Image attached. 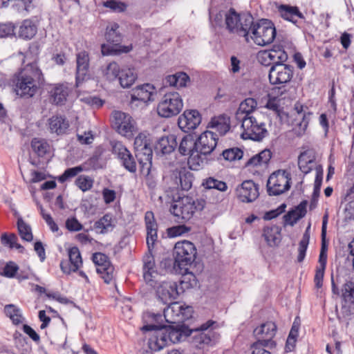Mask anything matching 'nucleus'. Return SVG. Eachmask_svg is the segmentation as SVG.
I'll use <instances>...</instances> for the list:
<instances>
[{
  "mask_svg": "<svg viewBox=\"0 0 354 354\" xmlns=\"http://www.w3.org/2000/svg\"><path fill=\"white\" fill-rule=\"evenodd\" d=\"M43 80L41 71L34 62L15 73L10 79V84L17 95L29 98L37 93Z\"/></svg>",
  "mask_w": 354,
  "mask_h": 354,
  "instance_id": "1",
  "label": "nucleus"
},
{
  "mask_svg": "<svg viewBox=\"0 0 354 354\" xmlns=\"http://www.w3.org/2000/svg\"><path fill=\"white\" fill-rule=\"evenodd\" d=\"M218 135L212 131H205L196 140V149L188 158V165L192 170L198 171L207 163V156L216 148Z\"/></svg>",
  "mask_w": 354,
  "mask_h": 354,
  "instance_id": "2",
  "label": "nucleus"
},
{
  "mask_svg": "<svg viewBox=\"0 0 354 354\" xmlns=\"http://www.w3.org/2000/svg\"><path fill=\"white\" fill-rule=\"evenodd\" d=\"M246 29L247 35L243 37L246 42L252 41L258 46H264L273 42L276 37V28L274 24L268 19H261L252 22Z\"/></svg>",
  "mask_w": 354,
  "mask_h": 354,
  "instance_id": "3",
  "label": "nucleus"
},
{
  "mask_svg": "<svg viewBox=\"0 0 354 354\" xmlns=\"http://www.w3.org/2000/svg\"><path fill=\"white\" fill-rule=\"evenodd\" d=\"M205 203L203 199L195 201L193 198L185 196L174 201L170 212L178 219L187 221L192 217L195 211L202 210Z\"/></svg>",
  "mask_w": 354,
  "mask_h": 354,
  "instance_id": "4",
  "label": "nucleus"
},
{
  "mask_svg": "<svg viewBox=\"0 0 354 354\" xmlns=\"http://www.w3.org/2000/svg\"><path fill=\"white\" fill-rule=\"evenodd\" d=\"M105 39L109 44H103L101 46V52L104 56L117 55L120 53H128L131 49L129 46L120 45L122 36L119 31L118 24L115 23L107 26Z\"/></svg>",
  "mask_w": 354,
  "mask_h": 354,
  "instance_id": "5",
  "label": "nucleus"
},
{
  "mask_svg": "<svg viewBox=\"0 0 354 354\" xmlns=\"http://www.w3.org/2000/svg\"><path fill=\"white\" fill-rule=\"evenodd\" d=\"M252 22V15L248 13H239L234 8L225 12V26L230 33L240 37L247 35L246 29Z\"/></svg>",
  "mask_w": 354,
  "mask_h": 354,
  "instance_id": "6",
  "label": "nucleus"
},
{
  "mask_svg": "<svg viewBox=\"0 0 354 354\" xmlns=\"http://www.w3.org/2000/svg\"><path fill=\"white\" fill-rule=\"evenodd\" d=\"M183 102L178 92L166 93L157 106L158 114L162 118H171L177 115L183 109Z\"/></svg>",
  "mask_w": 354,
  "mask_h": 354,
  "instance_id": "7",
  "label": "nucleus"
},
{
  "mask_svg": "<svg viewBox=\"0 0 354 354\" xmlns=\"http://www.w3.org/2000/svg\"><path fill=\"white\" fill-rule=\"evenodd\" d=\"M240 121L243 130L241 136L243 139L261 141L268 135L266 124L259 121L254 116H243V119Z\"/></svg>",
  "mask_w": 354,
  "mask_h": 354,
  "instance_id": "8",
  "label": "nucleus"
},
{
  "mask_svg": "<svg viewBox=\"0 0 354 354\" xmlns=\"http://www.w3.org/2000/svg\"><path fill=\"white\" fill-rule=\"evenodd\" d=\"M290 174L286 170L273 172L267 182V191L270 196L280 195L290 187Z\"/></svg>",
  "mask_w": 354,
  "mask_h": 354,
  "instance_id": "9",
  "label": "nucleus"
},
{
  "mask_svg": "<svg viewBox=\"0 0 354 354\" xmlns=\"http://www.w3.org/2000/svg\"><path fill=\"white\" fill-rule=\"evenodd\" d=\"M215 322L209 320L202 324L200 328L195 329L196 334L193 336V342L199 349H205L216 344L219 338V335L210 327Z\"/></svg>",
  "mask_w": 354,
  "mask_h": 354,
  "instance_id": "10",
  "label": "nucleus"
},
{
  "mask_svg": "<svg viewBox=\"0 0 354 354\" xmlns=\"http://www.w3.org/2000/svg\"><path fill=\"white\" fill-rule=\"evenodd\" d=\"M174 254L175 261L179 266H187L194 261L196 256V248L192 242L183 241L176 243Z\"/></svg>",
  "mask_w": 354,
  "mask_h": 354,
  "instance_id": "11",
  "label": "nucleus"
},
{
  "mask_svg": "<svg viewBox=\"0 0 354 354\" xmlns=\"http://www.w3.org/2000/svg\"><path fill=\"white\" fill-rule=\"evenodd\" d=\"M153 288L157 299L165 304L171 303L181 293L177 283L173 281H159Z\"/></svg>",
  "mask_w": 354,
  "mask_h": 354,
  "instance_id": "12",
  "label": "nucleus"
},
{
  "mask_svg": "<svg viewBox=\"0 0 354 354\" xmlns=\"http://www.w3.org/2000/svg\"><path fill=\"white\" fill-rule=\"evenodd\" d=\"M111 145L112 153L120 160V164L125 169L131 173H136L137 170L136 162L127 148L119 141H111Z\"/></svg>",
  "mask_w": 354,
  "mask_h": 354,
  "instance_id": "13",
  "label": "nucleus"
},
{
  "mask_svg": "<svg viewBox=\"0 0 354 354\" xmlns=\"http://www.w3.org/2000/svg\"><path fill=\"white\" fill-rule=\"evenodd\" d=\"M113 125L120 134L125 137L132 136L136 131L132 118L129 114L121 111L114 112Z\"/></svg>",
  "mask_w": 354,
  "mask_h": 354,
  "instance_id": "14",
  "label": "nucleus"
},
{
  "mask_svg": "<svg viewBox=\"0 0 354 354\" xmlns=\"http://www.w3.org/2000/svg\"><path fill=\"white\" fill-rule=\"evenodd\" d=\"M293 75L292 67L288 64H274L269 70V80L272 84H282L290 81Z\"/></svg>",
  "mask_w": 354,
  "mask_h": 354,
  "instance_id": "15",
  "label": "nucleus"
},
{
  "mask_svg": "<svg viewBox=\"0 0 354 354\" xmlns=\"http://www.w3.org/2000/svg\"><path fill=\"white\" fill-rule=\"evenodd\" d=\"M259 185L253 180H248L238 185L235 189L237 198L243 203H252L259 196Z\"/></svg>",
  "mask_w": 354,
  "mask_h": 354,
  "instance_id": "16",
  "label": "nucleus"
},
{
  "mask_svg": "<svg viewBox=\"0 0 354 354\" xmlns=\"http://www.w3.org/2000/svg\"><path fill=\"white\" fill-rule=\"evenodd\" d=\"M92 259L97 266V272L105 283H109L113 278L114 268L109 261L108 257L103 253L96 252L93 254Z\"/></svg>",
  "mask_w": 354,
  "mask_h": 354,
  "instance_id": "17",
  "label": "nucleus"
},
{
  "mask_svg": "<svg viewBox=\"0 0 354 354\" xmlns=\"http://www.w3.org/2000/svg\"><path fill=\"white\" fill-rule=\"evenodd\" d=\"M144 330H153L149 338V348L153 351H159L167 345L165 330L160 326L146 325L142 327Z\"/></svg>",
  "mask_w": 354,
  "mask_h": 354,
  "instance_id": "18",
  "label": "nucleus"
},
{
  "mask_svg": "<svg viewBox=\"0 0 354 354\" xmlns=\"http://www.w3.org/2000/svg\"><path fill=\"white\" fill-rule=\"evenodd\" d=\"M276 330L277 326L274 322H268L262 324L254 330V335L257 339L256 343H260L265 346H273L274 343L272 339L275 335Z\"/></svg>",
  "mask_w": 354,
  "mask_h": 354,
  "instance_id": "19",
  "label": "nucleus"
},
{
  "mask_svg": "<svg viewBox=\"0 0 354 354\" xmlns=\"http://www.w3.org/2000/svg\"><path fill=\"white\" fill-rule=\"evenodd\" d=\"M201 122V115L195 109L185 110L178 119V127L185 132L196 129Z\"/></svg>",
  "mask_w": 354,
  "mask_h": 354,
  "instance_id": "20",
  "label": "nucleus"
},
{
  "mask_svg": "<svg viewBox=\"0 0 354 354\" xmlns=\"http://www.w3.org/2000/svg\"><path fill=\"white\" fill-rule=\"evenodd\" d=\"M69 261H62L60 267L63 272L71 274L76 272L82 265V260L80 252L77 247H73L68 250Z\"/></svg>",
  "mask_w": 354,
  "mask_h": 354,
  "instance_id": "21",
  "label": "nucleus"
},
{
  "mask_svg": "<svg viewBox=\"0 0 354 354\" xmlns=\"http://www.w3.org/2000/svg\"><path fill=\"white\" fill-rule=\"evenodd\" d=\"M169 306L164 309V317L168 323H176L183 321L184 319V311H191L189 307L185 308L178 302L168 303Z\"/></svg>",
  "mask_w": 354,
  "mask_h": 354,
  "instance_id": "22",
  "label": "nucleus"
},
{
  "mask_svg": "<svg viewBox=\"0 0 354 354\" xmlns=\"http://www.w3.org/2000/svg\"><path fill=\"white\" fill-rule=\"evenodd\" d=\"M295 111L296 112L295 118L296 122L295 124L296 126L295 131L298 136H301L304 133L308 127L311 113L306 112L304 109V106L299 103L295 105Z\"/></svg>",
  "mask_w": 354,
  "mask_h": 354,
  "instance_id": "23",
  "label": "nucleus"
},
{
  "mask_svg": "<svg viewBox=\"0 0 354 354\" xmlns=\"http://www.w3.org/2000/svg\"><path fill=\"white\" fill-rule=\"evenodd\" d=\"M156 95V88L150 84H146L140 86H138L135 90H133V92L131 94V102H133L136 100L141 101L145 103L153 102L155 100Z\"/></svg>",
  "mask_w": 354,
  "mask_h": 354,
  "instance_id": "24",
  "label": "nucleus"
},
{
  "mask_svg": "<svg viewBox=\"0 0 354 354\" xmlns=\"http://www.w3.org/2000/svg\"><path fill=\"white\" fill-rule=\"evenodd\" d=\"M147 229V244L149 252L153 250L155 242L157 240L158 225L152 212H147L145 216Z\"/></svg>",
  "mask_w": 354,
  "mask_h": 354,
  "instance_id": "25",
  "label": "nucleus"
},
{
  "mask_svg": "<svg viewBox=\"0 0 354 354\" xmlns=\"http://www.w3.org/2000/svg\"><path fill=\"white\" fill-rule=\"evenodd\" d=\"M77 71H76V84L84 81L88 77L89 58L88 54L86 51H81L77 54Z\"/></svg>",
  "mask_w": 354,
  "mask_h": 354,
  "instance_id": "26",
  "label": "nucleus"
},
{
  "mask_svg": "<svg viewBox=\"0 0 354 354\" xmlns=\"http://www.w3.org/2000/svg\"><path fill=\"white\" fill-rule=\"evenodd\" d=\"M308 202L304 201L301 202L295 209L289 211L283 216L284 226L289 225L293 226L299 219L304 217L307 211L306 207Z\"/></svg>",
  "mask_w": 354,
  "mask_h": 354,
  "instance_id": "27",
  "label": "nucleus"
},
{
  "mask_svg": "<svg viewBox=\"0 0 354 354\" xmlns=\"http://www.w3.org/2000/svg\"><path fill=\"white\" fill-rule=\"evenodd\" d=\"M68 120L62 115H53L48 120V127L52 133L57 136L66 133L69 128Z\"/></svg>",
  "mask_w": 354,
  "mask_h": 354,
  "instance_id": "28",
  "label": "nucleus"
},
{
  "mask_svg": "<svg viewBox=\"0 0 354 354\" xmlns=\"http://www.w3.org/2000/svg\"><path fill=\"white\" fill-rule=\"evenodd\" d=\"M177 146V141L174 135H169L160 138L155 145L157 152L162 154H169L174 151Z\"/></svg>",
  "mask_w": 354,
  "mask_h": 354,
  "instance_id": "29",
  "label": "nucleus"
},
{
  "mask_svg": "<svg viewBox=\"0 0 354 354\" xmlns=\"http://www.w3.org/2000/svg\"><path fill=\"white\" fill-rule=\"evenodd\" d=\"M208 127L214 129L218 136H224L230 129V118L225 115L214 117L212 118Z\"/></svg>",
  "mask_w": 354,
  "mask_h": 354,
  "instance_id": "30",
  "label": "nucleus"
},
{
  "mask_svg": "<svg viewBox=\"0 0 354 354\" xmlns=\"http://www.w3.org/2000/svg\"><path fill=\"white\" fill-rule=\"evenodd\" d=\"M70 89L66 84L54 85L49 91L50 98L55 104H63L66 101Z\"/></svg>",
  "mask_w": 354,
  "mask_h": 354,
  "instance_id": "31",
  "label": "nucleus"
},
{
  "mask_svg": "<svg viewBox=\"0 0 354 354\" xmlns=\"http://www.w3.org/2000/svg\"><path fill=\"white\" fill-rule=\"evenodd\" d=\"M115 224V218L111 214H106L95 222L94 228L97 233L104 234L113 231Z\"/></svg>",
  "mask_w": 354,
  "mask_h": 354,
  "instance_id": "32",
  "label": "nucleus"
},
{
  "mask_svg": "<svg viewBox=\"0 0 354 354\" xmlns=\"http://www.w3.org/2000/svg\"><path fill=\"white\" fill-rule=\"evenodd\" d=\"M257 107V102L254 98L248 97L242 101L236 112L237 120L243 119V116L251 117L252 113Z\"/></svg>",
  "mask_w": 354,
  "mask_h": 354,
  "instance_id": "33",
  "label": "nucleus"
},
{
  "mask_svg": "<svg viewBox=\"0 0 354 354\" xmlns=\"http://www.w3.org/2000/svg\"><path fill=\"white\" fill-rule=\"evenodd\" d=\"M281 227L277 225L266 226L263 229V236L270 247L277 246L281 240Z\"/></svg>",
  "mask_w": 354,
  "mask_h": 354,
  "instance_id": "34",
  "label": "nucleus"
},
{
  "mask_svg": "<svg viewBox=\"0 0 354 354\" xmlns=\"http://www.w3.org/2000/svg\"><path fill=\"white\" fill-rule=\"evenodd\" d=\"M279 11L282 18L295 24H296L299 19L304 18L303 14L296 6L282 5L279 7Z\"/></svg>",
  "mask_w": 354,
  "mask_h": 354,
  "instance_id": "35",
  "label": "nucleus"
},
{
  "mask_svg": "<svg viewBox=\"0 0 354 354\" xmlns=\"http://www.w3.org/2000/svg\"><path fill=\"white\" fill-rule=\"evenodd\" d=\"M298 165L303 173H309L315 166L313 153L310 151L302 152L298 158Z\"/></svg>",
  "mask_w": 354,
  "mask_h": 354,
  "instance_id": "36",
  "label": "nucleus"
},
{
  "mask_svg": "<svg viewBox=\"0 0 354 354\" xmlns=\"http://www.w3.org/2000/svg\"><path fill=\"white\" fill-rule=\"evenodd\" d=\"M271 157V151L269 149H265L250 158L245 165L247 167L266 165L270 161Z\"/></svg>",
  "mask_w": 354,
  "mask_h": 354,
  "instance_id": "37",
  "label": "nucleus"
},
{
  "mask_svg": "<svg viewBox=\"0 0 354 354\" xmlns=\"http://www.w3.org/2000/svg\"><path fill=\"white\" fill-rule=\"evenodd\" d=\"M152 155V149L149 145L142 147L140 151H136V157L142 167V171L145 166L147 167V170L149 169L151 165Z\"/></svg>",
  "mask_w": 354,
  "mask_h": 354,
  "instance_id": "38",
  "label": "nucleus"
},
{
  "mask_svg": "<svg viewBox=\"0 0 354 354\" xmlns=\"http://www.w3.org/2000/svg\"><path fill=\"white\" fill-rule=\"evenodd\" d=\"M189 80V77L186 73H176L174 75H167L165 81L166 85L181 88L185 86Z\"/></svg>",
  "mask_w": 354,
  "mask_h": 354,
  "instance_id": "39",
  "label": "nucleus"
},
{
  "mask_svg": "<svg viewBox=\"0 0 354 354\" xmlns=\"http://www.w3.org/2000/svg\"><path fill=\"white\" fill-rule=\"evenodd\" d=\"M37 32L36 25L30 19H25L19 27V35L20 37L30 39L36 35Z\"/></svg>",
  "mask_w": 354,
  "mask_h": 354,
  "instance_id": "40",
  "label": "nucleus"
},
{
  "mask_svg": "<svg viewBox=\"0 0 354 354\" xmlns=\"http://www.w3.org/2000/svg\"><path fill=\"white\" fill-rule=\"evenodd\" d=\"M137 79V74L133 69H122L119 76L120 84L123 88L130 87Z\"/></svg>",
  "mask_w": 354,
  "mask_h": 354,
  "instance_id": "41",
  "label": "nucleus"
},
{
  "mask_svg": "<svg viewBox=\"0 0 354 354\" xmlns=\"http://www.w3.org/2000/svg\"><path fill=\"white\" fill-rule=\"evenodd\" d=\"M196 149V140L190 135L185 136L182 139L179 145V152L182 155H189L191 156L194 150Z\"/></svg>",
  "mask_w": 354,
  "mask_h": 354,
  "instance_id": "42",
  "label": "nucleus"
},
{
  "mask_svg": "<svg viewBox=\"0 0 354 354\" xmlns=\"http://www.w3.org/2000/svg\"><path fill=\"white\" fill-rule=\"evenodd\" d=\"M4 313L8 317L15 325L22 322L23 317L21 310L14 304H8L4 307Z\"/></svg>",
  "mask_w": 354,
  "mask_h": 354,
  "instance_id": "43",
  "label": "nucleus"
},
{
  "mask_svg": "<svg viewBox=\"0 0 354 354\" xmlns=\"http://www.w3.org/2000/svg\"><path fill=\"white\" fill-rule=\"evenodd\" d=\"M274 64H283L288 59V54L281 46H274L272 49L268 50Z\"/></svg>",
  "mask_w": 354,
  "mask_h": 354,
  "instance_id": "44",
  "label": "nucleus"
},
{
  "mask_svg": "<svg viewBox=\"0 0 354 354\" xmlns=\"http://www.w3.org/2000/svg\"><path fill=\"white\" fill-rule=\"evenodd\" d=\"M12 8L23 16H26L34 8V5L32 0H13Z\"/></svg>",
  "mask_w": 354,
  "mask_h": 354,
  "instance_id": "45",
  "label": "nucleus"
},
{
  "mask_svg": "<svg viewBox=\"0 0 354 354\" xmlns=\"http://www.w3.org/2000/svg\"><path fill=\"white\" fill-rule=\"evenodd\" d=\"M194 176L189 171H180L178 177H176V183L180 185L182 190L188 191L192 186Z\"/></svg>",
  "mask_w": 354,
  "mask_h": 354,
  "instance_id": "46",
  "label": "nucleus"
},
{
  "mask_svg": "<svg viewBox=\"0 0 354 354\" xmlns=\"http://www.w3.org/2000/svg\"><path fill=\"white\" fill-rule=\"evenodd\" d=\"M310 225L307 227L303 234L302 239L299 243L297 261L301 263L304 261L310 240L309 233Z\"/></svg>",
  "mask_w": 354,
  "mask_h": 354,
  "instance_id": "47",
  "label": "nucleus"
},
{
  "mask_svg": "<svg viewBox=\"0 0 354 354\" xmlns=\"http://www.w3.org/2000/svg\"><path fill=\"white\" fill-rule=\"evenodd\" d=\"M121 70L119 65L112 62L109 63L103 70V75L108 81H113L119 78Z\"/></svg>",
  "mask_w": 354,
  "mask_h": 354,
  "instance_id": "48",
  "label": "nucleus"
},
{
  "mask_svg": "<svg viewBox=\"0 0 354 354\" xmlns=\"http://www.w3.org/2000/svg\"><path fill=\"white\" fill-rule=\"evenodd\" d=\"M33 151L40 157H43L49 151V145L44 140L34 138L31 142Z\"/></svg>",
  "mask_w": 354,
  "mask_h": 354,
  "instance_id": "49",
  "label": "nucleus"
},
{
  "mask_svg": "<svg viewBox=\"0 0 354 354\" xmlns=\"http://www.w3.org/2000/svg\"><path fill=\"white\" fill-rule=\"evenodd\" d=\"M196 285L197 279L196 276L192 272H187L182 276L179 289L183 292L185 290L196 286Z\"/></svg>",
  "mask_w": 354,
  "mask_h": 354,
  "instance_id": "50",
  "label": "nucleus"
},
{
  "mask_svg": "<svg viewBox=\"0 0 354 354\" xmlns=\"http://www.w3.org/2000/svg\"><path fill=\"white\" fill-rule=\"evenodd\" d=\"M17 227L21 238L26 241H31L33 236L30 225L26 224L22 218L17 221Z\"/></svg>",
  "mask_w": 354,
  "mask_h": 354,
  "instance_id": "51",
  "label": "nucleus"
},
{
  "mask_svg": "<svg viewBox=\"0 0 354 354\" xmlns=\"http://www.w3.org/2000/svg\"><path fill=\"white\" fill-rule=\"evenodd\" d=\"M162 328L165 330V332L163 333L166 335V340L167 343L169 342L177 343L180 341L183 337V333L180 329L172 328H167L162 326Z\"/></svg>",
  "mask_w": 354,
  "mask_h": 354,
  "instance_id": "52",
  "label": "nucleus"
},
{
  "mask_svg": "<svg viewBox=\"0 0 354 354\" xmlns=\"http://www.w3.org/2000/svg\"><path fill=\"white\" fill-rule=\"evenodd\" d=\"M342 295L346 301L354 304V282L347 281L342 289Z\"/></svg>",
  "mask_w": 354,
  "mask_h": 354,
  "instance_id": "53",
  "label": "nucleus"
},
{
  "mask_svg": "<svg viewBox=\"0 0 354 354\" xmlns=\"http://www.w3.org/2000/svg\"><path fill=\"white\" fill-rule=\"evenodd\" d=\"M203 185L207 189H216L221 192H225L227 189V184L224 181L211 177L206 179L205 183H203Z\"/></svg>",
  "mask_w": 354,
  "mask_h": 354,
  "instance_id": "54",
  "label": "nucleus"
},
{
  "mask_svg": "<svg viewBox=\"0 0 354 354\" xmlns=\"http://www.w3.org/2000/svg\"><path fill=\"white\" fill-rule=\"evenodd\" d=\"M243 154V151L237 147L227 149L222 152L223 158L229 161L240 160L242 158Z\"/></svg>",
  "mask_w": 354,
  "mask_h": 354,
  "instance_id": "55",
  "label": "nucleus"
},
{
  "mask_svg": "<svg viewBox=\"0 0 354 354\" xmlns=\"http://www.w3.org/2000/svg\"><path fill=\"white\" fill-rule=\"evenodd\" d=\"M143 277L149 286L155 287L159 282L160 274L156 270V267H153L149 272H144Z\"/></svg>",
  "mask_w": 354,
  "mask_h": 354,
  "instance_id": "56",
  "label": "nucleus"
},
{
  "mask_svg": "<svg viewBox=\"0 0 354 354\" xmlns=\"http://www.w3.org/2000/svg\"><path fill=\"white\" fill-rule=\"evenodd\" d=\"M17 236L14 234H10V235L3 234L1 237V242L3 245H8L10 248H23L20 244L17 243Z\"/></svg>",
  "mask_w": 354,
  "mask_h": 354,
  "instance_id": "57",
  "label": "nucleus"
},
{
  "mask_svg": "<svg viewBox=\"0 0 354 354\" xmlns=\"http://www.w3.org/2000/svg\"><path fill=\"white\" fill-rule=\"evenodd\" d=\"M83 171L82 166H77L72 168L67 169L58 178L60 183H64L70 178L77 176L80 172Z\"/></svg>",
  "mask_w": 354,
  "mask_h": 354,
  "instance_id": "58",
  "label": "nucleus"
},
{
  "mask_svg": "<svg viewBox=\"0 0 354 354\" xmlns=\"http://www.w3.org/2000/svg\"><path fill=\"white\" fill-rule=\"evenodd\" d=\"M76 185L83 192L89 190L93 186V180L88 176H80L75 180Z\"/></svg>",
  "mask_w": 354,
  "mask_h": 354,
  "instance_id": "59",
  "label": "nucleus"
},
{
  "mask_svg": "<svg viewBox=\"0 0 354 354\" xmlns=\"http://www.w3.org/2000/svg\"><path fill=\"white\" fill-rule=\"evenodd\" d=\"M151 251L148 252L143 257V273L149 272L153 267H156L155 260L153 256L151 254Z\"/></svg>",
  "mask_w": 354,
  "mask_h": 354,
  "instance_id": "60",
  "label": "nucleus"
},
{
  "mask_svg": "<svg viewBox=\"0 0 354 354\" xmlns=\"http://www.w3.org/2000/svg\"><path fill=\"white\" fill-rule=\"evenodd\" d=\"M189 230V229L185 225H177L168 228L167 234L169 237H176L181 236Z\"/></svg>",
  "mask_w": 354,
  "mask_h": 354,
  "instance_id": "61",
  "label": "nucleus"
},
{
  "mask_svg": "<svg viewBox=\"0 0 354 354\" xmlns=\"http://www.w3.org/2000/svg\"><path fill=\"white\" fill-rule=\"evenodd\" d=\"M15 32V26L12 23L0 24V37L12 36Z\"/></svg>",
  "mask_w": 354,
  "mask_h": 354,
  "instance_id": "62",
  "label": "nucleus"
},
{
  "mask_svg": "<svg viewBox=\"0 0 354 354\" xmlns=\"http://www.w3.org/2000/svg\"><path fill=\"white\" fill-rule=\"evenodd\" d=\"M257 59L259 62L263 66L273 65L272 58L269 55L268 50H261L259 52L257 55Z\"/></svg>",
  "mask_w": 354,
  "mask_h": 354,
  "instance_id": "63",
  "label": "nucleus"
},
{
  "mask_svg": "<svg viewBox=\"0 0 354 354\" xmlns=\"http://www.w3.org/2000/svg\"><path fill=\"white\" fill-rule=\"evenodd\" d=\"M66 228L71 232H77L82 229V225L75 217L69 218L66 221Z\"/></svg>",
  "mask_w": 354,
  "mask_h": 354,
  "instance_id": "64",
  "label": "nucleus"
}]
</instances>
